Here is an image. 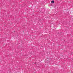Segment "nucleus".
<instances>
[{
  "mask_svg": "<svg viewBox=\"0 0 73 73\" xmlns=\"http://www.w3.org/2000/svg\"><path fill=\"white\" fill-rule=\"evenodd\" d=\"M51 3H52V4H54V1H52L51 2Z\"/></svg>",
  "mask_w": 73,
  "mask_h": 73,
  "instance_id": "f257e3e1",
  "label": "nucleus"
}]
</instances>
